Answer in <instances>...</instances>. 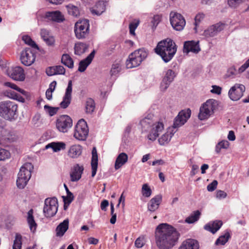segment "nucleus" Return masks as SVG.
Here are the masks:
<instances>
[{
    "instance_id": "de8ad7c7",
    "label": "nucleus",
    "mask_w": 249,
    "mask_h": 249,
    "mask_svg": "<svg viewBox=\"0 0 249 249\" xmlns=\"http://www.w3.org/2000/svg\"><path fill=\"white\" fill-rule=\"evenodd\" d=\"M3 85L5 87H9L12 89H15L23 94H25L26 93V91L25 90L18 88L16 85L11 82H6L4 83Z\"/></svg>"
},
{
    "instance_id": "052dcab7",
    "label": "nucleus",
    "mask_w": 249,
    "mask_h": 249,
    "mask_svg": "<svg viewBox=\"0 0 249 249\" xmlns=\"http://www.w3.org/2000/svg\"><path fill=\"white\" fill-rule=\"evenodd\" d=\"M212 88L213 89L211 90V92L212 93H215V94H216L218 95H219L221 94V90H222V89L221 87H220L218 86L213 85L212 86Z\"/></svg>"
},
{
    "instance_id": "f8f14e48",
    "label": "nucleus",
    "mask_w": 249,
    "mask_h": 249,
    "mask_svg": "<svg viewBox=\"0 0 249 249\" xmlns=\"http://www.w3.org/2000/svg\"><path fill=\"white\" fill-rule=\"evenodd\" d=\"M72 125V120L68 115H61L56 121V127L61 132H68Z\"/></svg>"
},
{
    "instance_id": "39448f33",
    "label": "nucleus",
    "mask_w": 249,
    "mask_h": 249,
    "mask_svg": "<svg viewBox=\"0 0 249 249\" xmlns=\"http://www.w3.org/2000/svg\"><path fill=\"white\" fill-rule=\"evenodd\" d=\"M148 55V51L144 48L139 49L130 53L126 61L127 69H131L139 66Z\"/></svg>"
},
{
    "instance_id": "6e6552de",
    "label": "nucleus",
    "mask_w": 249,
    "mask_h": 249,
    "mask_svg": "<svg viewBox=\"0 0 249 249\" xmlns=\"http://www.w3.org/2000/svg\"><path fill=\"white\" fill-rule=\"evenodd\" d=\"M89 134V128L86 122L81 119L79 120L74 128L73 137L78 141H85Z\"/></svg>"
},
{
    "instance_id": "79ce46f5",
    "label": "nucleus",
    "mask_w": 249,
    "mask_h": 249,
    "mask_svg": "<svg viewBox=\"0 0 249 249\" xmlns=\"http://www.w3.org/2000/svg\"><path fill=\"white\" fill-rule=\"evenodd\" d=\"M22 236L19 233H16L15 235L13 249H21L22 246Z\"/></svg>"
},
{
    "instance_id": "423d86ee",
    "label": "nucleus",
    "mask_w": 249,
    "mask_h": 249,
    "mask_svg": "<svg viewBox=\"0 0 249 249\" xmlns=\"http://www.w3.org/2000/svg\"><path fill=\"white\" fill-rule=\"evenodd\" d=\"M33 166L30 163L24 164L20 169L18 175L17 185L18 188L23 189L26 185L31 177V169Z\"/></svg>"
},
{
    "instance_id": "4be33fe9",
    "label": "nucleus",
    "mask_w": 249,
    "mask_h": 249,
    "mask_svg": "<svg viewBox=\"0 0 249 249\" xmlns=\"http://www.w3.org/2000/svg\"><path fill=\"white\" fill-rule=\"evenodd\" d=\"M222 224V222L220 220L210 221L204 226V229L214 234L219 230Z\"/></svg>"
},
{
    "instance_id": "864d4df0",
    "label": "nucleus",
    "mask_w": 249,
    "mask_h": 249,
    "mask_svg": "<svg viewBox=\"0 0 249 249\" xmlns=\"http://www.w3.org/2000/svg\"><path fill=\"white\" fill-rule=\"evenodd\" d=\"M237 74V70L234 67L230 68L227 73V75L229 77L233 78Z\"/></svg>"
},
{
    "instance_id": "13d9d810",
    "label": "nucleus",
    "mask_w": 249,
    "mask_h": 249,
    "mask_svg": "<svg viewBox=\"0 0 249 249\" xmlns=\"http://www.w3.org/2000/svg\"><path fill=\"white\" fill-rule=\"evenodd\" d=\"M55 71L56 75L64 74L65 73V69L63 66L61 65L55 66Z\"/></svg>"
},
{
    "instance_id": "473e14b6",
    "label": "nucleus",
    "mask_w": 249,
    "mask_h": 249,
    "mask_svg": "<svg viewBox=\"0 0 249 249\" xmlns=\"http://www.w3.org/2000/svg\"><path fill=\"white\" fill-rule=\"evenodd\" d=\"M51 148L53 149V152H57L61 150L65 149L66 148V144L63 142H53L49 143L46 146V149Z\"/></svg>"
},
{
    "instance_id": "f257e3e1",
    "label": "nucleus",
    "mask_w": 249,
    "mask_h": 249,
    "mask_svg": "<svg viewBox=\"0 0 249 249\" xmlns=\"http://www.w3.org/2000/svg\"><path fill=\"white\" fill-rule=\"evenodd\" d=\"M156 244L160 249H171L178 242L179 233L173 226L166 223L159 225L155 231Z\"/></svg>"
},
{
    "instance_id": "0eeeda50",
    "label": "nucleus",
    "mask_w": 249,
    "mask_h": 249,
    "mask_svg": "<svg viewBox=\"0 0 249 249\" xmlns=\"http://www.w3.org/2000/svg\"><path fill=\"white\" fill-rule=\"evenodd\" d=\"M217 106V101L214 99L208 100L200 107L198 117L200 120L207 119L213 112Z\"/></svg>"
},
{
    "instance_id": "9b49d317",
    "label": "nucleus",
    "mask_w": 249,
    "mask_h": 249,
    "mask_svg": "<svg viewBox=\"0 0 249 249\" xmlns=\"http://www.w3.org/2000/svg\"><path fill=\"white\" fill-rule=\"evenodd\" d=\"M170 21L172 27L179 31L182 30L186 24L184 17L180 14L173 11L170 14Z\"/></svg>"
},
{
    "instance_id": "5fc2aeb1",
    "label": "nucleus",
    "mask_w": 249,
    "mask_h": 249,
    "mask_svg": "<svg viewBox=\"0 0 249 249\" xmlns=\"http://www.w3.org/2000/svg\"><path fill=\"white\" fill-rule=\"evenodd\" d=\"M64 201L65 203L70 204L74 199V196L72 193L70 191L67 192V196L66 197H64Z\"/></svg>"
},
{
    "instance_id": "cd10ccee",
    "label": "nucleus",
    "mask_w": 249,
    "mask_h": 249,
    "mask_svg": "<svg viewBox=\"0 0 249 249\" xmlns=\"http://www.w3.org/2000/svg\"><path fill=\"white\" fill-rule=\"evenodd\" d=\"M82 147L79 144H74L71 146L68 151V155L71 158H77L82 152Z\"/></svg>"
},
{
    "instance_id": "f704fd0d",
    "label": "nucleus",
    "mask_w": 249,
    "mask_h": 249,
    "mask_svg": "<svg viewBox=\"0 0 249 249\" xmlns=\"http://www.w3.org/2000/svg\"><path fill=\"white\" fill-rule=\"evenodd\" d=\"M174 133L168 130L159 139V144L161 145L167 144L170 141Z\"/></svg>"
},
{
    "instance_id": "774afa93",
    "label": "nucleus",
    "mask_w": 249,
    "mask_h": 249,
    "mask_svg": "<svg viewBox=\"0 0 249 249\" xmlns=\"http://www.w3.org/2000/svg\"><path fill=\"white\" fill-rule=\"evenodd\" d=\"M160 17L159 15H155L151 21L153 25L156 26L160 22Z\"/></svg>"
},
{
    "instance_id": "a211bd4d",
    "label": "nucleus",
    "mask_w": 249,
    "mask_h": 249,
    "mask_svg": "<svg viewBox=\"0 0 249 249\" xmlns=\"http://www.w3.org/2000/svg\"><path fill=\"white\" fill-rule=\"evenodd\" d=\"M72 83L71 80L68 82L62 101L60 103V107L64 109L66 108L70 105L72 99Z\"/></svg>"
},
{
    "instance_id": "393cba45",
    "label": "nucleus",
    "mask_w": 249,
    "mask_h": 249,
    "mask_svg": "<svg viewBox=\"0 0 249 249\" xmlns=\"http://www.w3.org/2000/svg\"><path fill=\"white\" fill-rule=\"evenodd\" d=\"M46 17L48 20L60 22L64 20V16L58 11L46 12Z\"/></svg>"
},
{
    "instance_id": "3c124183",
    "label": "nucleus",
    "mask_w": 249,
    "mask_h": 249,
    "mask_svg": "<svg viewBox=\"0 0 249 249\" xmlns=\"http://www.w3.org/2000/svg\"><path fill=\"white\" fill-rule=\"evenodd\" d=\"M110 211H111V214L112 216L110 219V222L112 224H114L115 223V222L116 221L117 215H116V213H114V205L112 203H111L110 205Z\"/></svg>"
},
{
    "instance_id": "ddd939ff",
    "label": "nucleus",
    "mask_w": 249,
    "mask_h": 249,
    "mask_svg": "<svg viewBox=\"0 0 249 249\" xmlns=\"http://www.w3.org/2000/svg\"><path fill=\"white\" fill-rule=\"evenodd\" d=\"M245 91V87L240 84H235L229 91L228 95L232 101L239 100L243 95Z\"/></svg>"
},
{
    "instance_id": "6ab92c4d",
    "label": "nucleus",
    "mask_w": 249,
    "mask_h": 249,
    "mask_svg": "<svg viewBox=\"0 0 249 249\" xmlns=\"http://www.w3.org/2000/svg\"><path fill=\"white\" fill-rule=\"evenodd\" d=\"M200 51L199 42L194 40L185 41L183 45V52L188 54L190 52L197 53Z\"/></svg>"
},
{
    "instance_id": "72a5a7b5",
    "label": "nucleus",
    "mask_w": 249,
    "mask_h": 249,
    "mask_svg": "<svg viewBox=\"0 0 249 249\" xmlns=\"http://www.w3.org/2000/svg\"><path fill=\"white\" fill-rule=\"evenodd\" d=\"M88 45L85 43L77 42L74 46V53L76 55H81L84 53L88 48Z\"/></svg>"
},
{
    "instance_id": "a18cd8bd",
    "label": "nucleus",
    "mask_w": 249,
    "mask_h": 249,
    "mask_svg": "<svg viewBox=\"0 0 249 249\" xmlns=\"http://www.w3.org/2000/svg\"><path fill=\"white\" fill-rule=\"evenodd\" d=\"M11 157V154L8 150L0 147V161L5 160Z\"/></svg>"
},
{
    "instance_id": "c756f323",
    "label": "nucleus",
    "mask_w": 249,
    "mask_h": 249,
    "mask_svg": "<svg viewBox=\"0 0 249 249\" xmlns=\"http://www.w3.org/2000/svg\"><path fill=\"white\" fill-rule=\"evenodd\" d=\"M91 165L92 169L91 176L94 177L96 174L98 167V155L95 147H93L92 150Z\"/></svg>"
},
{
    "instance_id": "9d476101",
    "label": "nucleus",
    "mask_w": 249,
    "mask_h": 249,
    "mask_svg": "<svg viewBox=\"0 0 249 249\" xmlns=\"http://www.w3.org/2000/svg\"><path fill=\"white\" fill-rule=\"evenodd\" d=\"M58 202L56 197L47 198L45 200L43 213L47 217L53 216L58 210Z\"/></svg>"
},
{
    "instance_id": "338daca9",
    "label": "nucleus",
    "mask_w": 249,
    "mask_h": 249,
    "mask_svg": "<svg viewBox=\"0 0 249 249\" xmlns=\"http://www.w3.org/2000/svg\"><path fill=\"white\" fill-rule=\"evenodd\" d=\"M46 73L49 76H53L54 75H56L55 67H50L48 69H47L46 70Z\"/></svg>"
},
{
    "instance_id": "a878e982",
    "label": "nucleus",
    "mask_w": 249,
    "mask_h": 249,
    "mask_svg": "<svg viewBox=\"0 0 249 249\" xmlns=\"http://www.w3.org/2000/svg\"><path fill=\"white\" fill-rule=\"evenodd\" d=\"M162 201V196L157 195L152 198L148 204V209L149 211L154 212L157 210Z\"/></svg>"
},
{
    "instance_id": "e433bc0d",
    "label": "nucleus",
    "mask_w": 249,
    "mask_h": 249,
    "mask_svg": "<svg viewBox=\"0 0 249 249\" xmlns=\"http://www.w3.org/2000/svg\"><path fill=\"white\" fill-rule=\"evenodd\" d=\"M95 103L94 100L91 98H88L86 102V112L87 113L91 114L94 110Z\"/></svg>"
},
{
    "instance_id": "f3484780",
    "label": "nucleus",
    "mask_w": 249,
    "mask_h": 249,
    "mask_svg": "<svg viewBox=\"0 0 249 249\" xmlns=\"http://www.w3.org/2000/svg\"><path fill=\"white\" fill-rule=\"evenodd\" d=\"M8 76L15 81H23L25 78L24 70L20 67L12 68L7 71Z\"/></svg>"
},
{
    "instance_id": "6e6d98bb",
    "label": "nucleus",
    "mask_w": 249,
    "mask_h": 249,
    "mask_svg": "<svg viewBox=\"0 0 249 249\" xmlns=\"http://www.w3.org/2000/svg\"><path fill=\"white\" fill-rule=\"evenodd\" d=\"M249 67V58L246 61V62L243 64L238 70V72L239 73H241L245 71Z\"/></svg>"
},
{
    "instance_id": "2eb2a0df",
    "label": "nucleus",
    "mask_w": 249,
    "mask_h": 249,
    "mask_svg": "<svg viewBox=\"0 0 249 249\" xmlns=\"http://www.w3.org/2000/svg\"><path fill=\"white\" fill-rule=\"evenodd\" d=\"M176 76V73L173 70L171 69L167 70L165 72L164 76L160 83V89L161 91H165L171 83L174 81Z\"/></svg>"
},
{
    "instance_id": "e2e57ef3",
    "label": "nucleus",
    "mask_w": 249,
    "mask_h": 249,
    "mask_svg": "<svg viewBox=\"0 0 249 249\" xmlns=\"http://www.w3.org/2000/svg\"><path fill=\"white\" fill-rule=\"evenodd\" d=\"M40 35L43 39L46 38H48L51 36L49 31L45 29H42L41 30Z\"/></svg>"
},
{
    "instance_id": "a19ab883",
    "label": "nucleus",
    "mask_w": 249,
    "mask_h": 249,
    "mask_svg": "<svg viewBox=\"0 0 249 249\" xmlns=\"http://www.w3.org/2000/svg\"><path fill=\"white\" fill-rule=\"evenodd\" d=\"M230 237V234L229 232H226L224 235L220 236L215 242L216 245H224L228 241Z\"/></svg>"
},
{
    "instance_id": "ea45409f",
    "label": "nucleus",
    "mask_w": 249,
    "mask_h": 249,
    "mask_svg": "<svg viewBox=\"0 0 249 249\" xmlns=\"http://www.w3.org/2000/svg\"><path fill=\"white\" fill-rule=\"evenodd\" d=\"M230 143L227 140H222L216 145L215 151L217 154H219L222 149H226L229 146Z\"/></svg>"
},
{
    "instance_id": "603ef678",
    "label": "nucleus",
    "mask_w": 249,
    "mask_h": 249,
    "mask_svg": "<svg viewBox=\"0 0 249 249\" xmlns=\"http://www.w3.org/2000/svg\"><path fill=\"white\" fill-rule=\"evenodd\" d=\"M46 12L43 13L42 11H39L36 13V18L38 20V22L44 21L47 19L46 17Z\"/></svg>"
},
{
    "instance_id": "f03ea898",
    "label": "nucleus",
    "mask_w": 249,
    "mask_h": 249,
    "mask_svg": "<svg viewBox=\"0 0 249 249\" xmlns=\"http://www.w3.org/2000/svg\"><path fill=\"white\" fill-rule=\"evenodd\" d=\"M139 125L142 132H148L147 138L152 142L155 141L164 129L161 122H157L152 114H148L140 120Z\"/></svg>"
},
{
    "instance_id": "b1692460",
    "label": "nucleus",
    "mask_w": 249,
    "mask_h": 249,
    "mask_svg": "<svg viewBox=\"0 0 249 249\" xmlns=\"http://www.w3.org/2000/svg\"><path fill=\"white\" fill-rule=\"evenodd\" d=\"M199 248L197 241L193 239H187L182 243L178 249H199Z\"/></svg>"
},
{
    "instance_id": "4468645a",
    "label": "nucleus",
    "mask_w": 249,
    "mask_h": 249,
    "mask_svg": "<svg viewBox=\"0 0 249 249\" xmlns=\"http://www.w3.org/2000/svg\"><path fill=\"white\" fill-rule=\"evenodd\" d=\"M36 54L30 48H27L23 50L20 55L21 63L25 66H31L35 61Z\"/></svg>"
},
{
    "instance_id": "20e7f679",
    "label": "nucleus",
    "mask_w": 249,
    "mask_h": 249,
    "mask_svg": "<svg viewBox=\"0 0 249 249\" xmlns=\"http://www.w3.org/2000/svg\"><path fill=\"white\" fill-rule=\"evenodd\" d=\"M0 116L6 120L15 121L18 116V105L15 102L10 101L1 102Z\"/></svg>"
},
{
    "instance_id": "0e129e2a",
    "label": "nucleus",
    "mask_w": 249,
    "mask_h": 249,
    "mask_svg": "<svg viewBox=\"0 0 249 249\" xmlns=\"http://www.w3.org/2000/svg\"><path fill=\"white\" fill-rule=\"evenodd\" d=\"M144 241L142 238H138L135 242L136 247L138 248H141L144 245Z\"/></svg>"
},
{
    "instance_id": "4c0bfd02",
    "label": "nucleus",
    "mask_w": 249,
    "mask_h": 249,
    "mask_svg": "<svg viewBox=\"0 0 249 249\" xmlns=\"http://www.w3.org/2000/svg\"><path fill=\"white\" fill-rule=\"evenodd\" d=\"M61 62L69 68L72 69L73 67V61L68 54H63L62 55Z\"/></svg>"
},
{
    "instance_id": "c9c22d12",
    "label": "nucleus",
    "mask_w": 249,
    "mask_h": 249,
    "mask_svg": "<svg viewBox=\"0 0 249 249\" xmlns=\"http://www.w3.org/2000/svg\"><path fill=\"white\" fill-rule=\"evenodd\" d=\"M201 215V213L199 211L196 210L194 211L188 217H187L185 221L188 224H192L197 221Z\"/></svg>"
},
{
    "instance_id": "c03bdc74",
    "label": "nucleus",
    "mask_w": 249,
    "mask_h": 249,
    "mask_svg": "<svg viewBox=\"0 0 249 249\" xmlns=\"http://www.w3.org/2000/svg\"><path fill=\"white\" fill-rule=\"evenodd\" d=\"M22 40L25 42V44L31 46L34 48H38L37 45L36 43L32 39L31 37L28 35H25L22 36Z\"/></svg>"
},
{
    "instance_id": "8fccbe9b",
    "label": "nucleus",
    "mask_w": 249,
    "mask_h": 249,
    "mask_svg": "<svg viewBox=\"0 0 249 249\" xmlns=\"http://www.w3.org/2000/svg\"><path fill=\"white\" fill-rule=\"evenodd\" d=\"M243 2V0H228V1L229 5L233 8L237 7Z\"/></svg>"
},
{
    "instance_id": "bb28decb",
    "label": "nucleus",
    "mask_w": 249,
    "mask_h": 249,
    "mask_svg": "<svg viewBox=\"0 0 249 249\" xmlns=\"http://www.w3.org/2000/svg\"><path fill=\"white\" fill-rule=\"evenodd\" d=\"M225 24L218 23L210 27L205 31V33L206 35H209L210 36H214L218 32L223 30Z\"/></svg>"
},
{
    "instance_id": "aec40b11",
    "label": "nucleus",
    "mask_w": 249,
    "mask_h": 249,
    "mask_svg": "<svg viewBox=\"0 0 249 249\" xmlns=\"http://www.w3.org/2000/svg\"><path fill=\"white\" fill-rule=\"evenodd\" d=\"M83 171V165H80L79 164H75L70 173L71 180L73 182L78 181L81 178Z\"/></svg>"
},
{
    "instance_id": "37998d69",
    "label": "nucleus",
    "mask_w": 249,
    "mask_h": 249,
    "mask_svg": "<svg viewBox=\"0 0 249 249\" xmlns=\"http://www.w3.org/2000/svg\"><path fill=\"white\" fill-rule=\"evenodd\" d=\"M142 194L145 197H149L152 194V190L149 185L145 183L142 185Z\"/></svg>"
},
{
    "instance_id": "bf43d9fd",
    "label": "nucleus",
    "mask_w": 249,
    "mask_h": 249,
    "mask_svg": "<svg viewBox=\"0 0 249 249\" xmlns=\"http://www.w3.org/2000/svg\"><path fill=\"white\" fill-rule=\"evenodd\" d=\"M204 18V15L203 14L199 13L197 14L195 17V24L196 27L197 26L198 24ZM195 29H196V27L195 28Z\"/></svg>"
},
{
    "instance_id": "c85d7f7f",
    "label": "nucleus",
    "mask_w": 249,
    "mask_h": 249,
    "mask_svg": "<svg viewBox=\"0 0 249 249\" xmlns=\"http://www.w3.org/2000/svg\"><path fill=\"white\" fill-rule=\"evenodd\" d=\"M33 210H30L27 213V222L31 232L34 233L36 231L37 224L33 216Z\"/></svg>"
},
{
    "instance_id": "4d7b16f0",
    "label": "nucleus",
    "mask_w": 249,
    "mask_h": 249,
    "mask_svg": "<svg viewBox=\"0 0 249 249\" xmlns=\"http://www.w3.org/2000/svg\"><path fill=\"white\" fill-rule=\"evenodd\" d=\"M218 182L216 180H214L212 182L208 184L207 187V190L209 192L213 191L217 187Z\"/></svg>"
},
{
    "instance_id": "dca6fc26",
    "label": "nucleus",
    "mask_w": 249,
    "mask_h": 249,
    "mask_svg": "<svg viewBox=\"0 0 249 249\" xmlns=\"http://www.w3.org/2000/svg\"><path fill=\"white\" fill-rule=\"evenodd\" d=\"M191 113V111L190 109L180 111L175 119L173 127L175 128L183 125L190 118Z\"/></svg>"
},
{
    "instance_id": "1a4fd4ad",
    "label": "nucleus",
    "mask_w": 249,
    "mask_h": 249,
    "mask_svg": "<svg viewBox=\"0 0 249 249\" xmlns=\"http://www.w3.org/2000/svg\"><path fill=\"white\" fill-rule=\"evenodd\" d=\"M89 24L88 19H84L75 24L74 33L77 38H85L89 34Z\"/></svg>"
},
{
    "instance_id": "69168bd1",
    "label": "nucleus",
    "mask_w": 249,
    "mask_h": 249,
    "mask_svg": "<svg viewBox=\"0 0 249 249\" xmlns=\"http://www.w3.org/2000/svg\"><path fill=\"white\" fill-rule=\"evenodd\" d=\"M227 194L222 190H218L216 192V196L217 198L221 199L225 198L227 196Z\"/></svg>"
},
{
    "instance_id": "7c9ffc66",
    "label": "nucleus",
    "mask_w": 249,
    "mask_h": 249,
    "mask_svg": "<svg viewBox=\"0 0 249 249\" xmlns=\"http://www.w3.org/2000/svg\"><path fill=\"white\" fill-rule=\"evenodd\" d=\"M69 219H65L56 228V234L57 236H62L69 228Z\"/></svg>"
},
{
    "instance_id": "5701e85b",
    "label": "nucleus",
    "mask_w": 249,
    "mask_h": 249,
    "mask_svg": "<svg viewBox=\"0 0 249 249\" xmlns=\"http://www.w3.org/2000/svg\"><path fill=\"white\" fill-rule=\"evenodd\" d=\"M106 1L101 0L97 2L93 7L90 9L91 13L93 15L99 16L101 15L106 10Z\"/></svg>"
},
{
    "instance_id": "680f3d73",
    "label": "nucleus",
    "mask_w": 249,
    "mask_h": 249,
    "mask_svg": "<svg viewBox=\"0 0 249 249\" xmlns=\"http://www.w3.org/2000/svg\"><path fill=\"white\" fill-rule=\"evenodd\" d=\"M43 40L49 46L53 45L54 42H55L54 37L52 36H50L48 38H46L44 39Z\"/></svg>"
},
{
    "instance_id": "7ed1b4c3",
    "label": "nucleus",
    "mask_w": 249,
    "mask_h": 249,
    "mask_svg": "<svg viewBox=\"0 0 249 249\" xmlns=\"http://www.w3.org/2000/svg\"><path fill=\"white\" fill-rule=\"evenodd\" d=\"M177 50L175 43L172 39L167 38L158 43L155 52L165 63H168L173 58Z\"/></svg>"
},
{
    "instance_id": "49530a36",
    "label": "nucleus",
    "mask_w": 249,
    "mask_h": 249,
    "mask_svg": "<svg viewBox=\"0 0 249 249\" xmlns=\"http://www.w3.org/2000/svg\"><path fill=\"white\" fill-rule=\"evenodd\" d=\"M44 109L50 116H53L57 112L59 108L50 107L49 105H46L44 107Z\"/></svg>"
},
{
    "instance_id": "412c9836",
    "label": "nucleus",
    "mask_w": 249,
    "mask_h": 249,
    "mask_svg": "<svg viewBox=\"0 0 249 249\" xmlns=\"http://www.w3.org/2000/svg\"><path fill=\"white\" fill-rule=\"evenodd\" d=\"M95 54V50H93L84 59L81 60L79 64L78 71L84 72L88 66L91 63Z\"/></svg>"
},
{
    "instance_id": "58836bf2",
    "label": "nucleus",
    "mask_w": 249,
    "mask_h": 249,
    "mask_svg": "<svg viewBox=\"0 0 249 249\" xmlns=\"http://www.w3.org/2000/svg\"><path fill=\"white\" fill-rule=\"evenodd\" d=\"M67 11L69 15L73 17H77L79 15L80 12L78 8L71 4H69L66 6Z\"/></svg>"
},
{
    "instance_id": "09e8293b",
    "label": "nucleus",
    "mask_w": 249,
    "mask_h": 249,
    "mask_svg": "<svg viewBox=\"0 0 249 249\" xmlns=\"http://www.w3.org/2000/svg\"><path fill=\"white\" fill-rule=\"evenodd\" d=\"M121 68L119 63H114L111 66L110 73L111 76L116 75L120 71Z\"/></svg>"
},
{
    "instance_id": "2f4dec72",
    "label": "nucleus",
    "mask_w": 249,
    "mask_h": 249,
    "mask_svg": "<svg viewBox=\"0 0 249 249\" xmlns=\"http://www.w3.org/2000/svg\"><path fill=\"white\" fill-rule=\"evenodd\" d=\"M128 160V156L125 153H121L117 157L115 163V169L118 170Z\"/></svg>"
}]
</instances>
